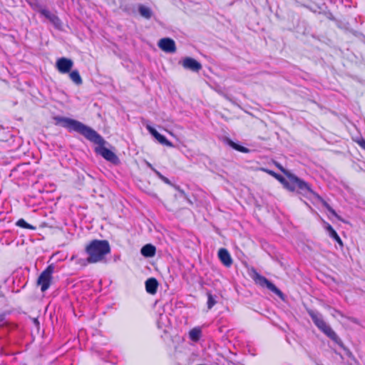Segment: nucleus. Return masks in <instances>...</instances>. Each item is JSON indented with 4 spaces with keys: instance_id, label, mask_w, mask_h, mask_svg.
Instances as JSON below:
<instances>
[{
    "instance_id": "a211bd4d",
    "label": "nucleus",
    "mask_w": 365,
    "mask_h": 365,
    "mask_svg": "<svg viewBox=\"0 0 365 365\" xmlns=\"http://www.w3.org/2000/svg\"><path fill=\"white\" fill-rule=\"evenodd\" d=\"M16 225L23 228L35 230V227L27 223L24 219H20L16 222Z\"/></svg>"
},
{
    "instance_id": "412c9836",
    "label": "nucleus",
    "mask_w": 365,
    "mask_h": 365,
    "mask_svg": "<svg viewBox=\"0 0 365 365\" xmlns=\"http://www.w3.org/2000/svg\"><path fill=\"white\" fill-rule=\"evenodd\" d=\"M329 236L334 238L337 242L340 247H343L342 240H341V238L339 237L336 231L332 232Z\"/></svg>"
},
{
    "instance_id": "4be33fe9",
    "label": "nucleus",
    "mask_w": 365,
    "mask_h": 365,
    "mask_svg": "<svg viewBox=\"0 0 365 365\" xmlns=\"http://www.w3.org/2000/svg\"><path fill=\"white\" fill-rule=\"evenodd\" d=\"M55 26L60 27L61 25V20L58 19L57 16L55 14L49 20Z\"/></svg>"
},
{
    "instance_id": "2eb2a0df",
    "label": "nucleus",
    "mask_w": 365,
    "mask_h": 365,
    "mask_svg": "<svg viewBox=\"0 0 365 365\" xmlns=\"http://www.w3.org/2000/svg\"><path fill=\"white\" fill-rule=\"evenodd\" d=\"M139 12L143 17L147 19H149L152 16V11L150 9L145 6H140L139 7Z\"/></svg>"
},
{
    "instance_id": "4468645a",
    "label": "nucleus",
    "mask_w": 365,
    "mask_h": 365,
    "mask_svg": "<svg viewBox=\"0 0 365 365\" xmlns=\"http://www.w3.org/2000/svg\"><path fill=\"white\" fill-rule=\"evenodd\" d=\"M69 77L76 85H81L83 83L82 78L77 70L72 71L69 74Z\"/></svg>"
},
{
    "instance_id": "5701e85b",
    "label": "nucleus",
    "mask_w": 365,
    "mask_h": 365,
    "mask_svg": "<svg viewBox=\"0 0 365 365\" xmlns=\"http://www.w3.org/2000/svg\"><path fill=\"white\" fill-rule=\"evenodd\" d=\"M269 174L272 175V176H274L275 178H277L280 182H284V178L282 176H280L278 174H276L273 171H271V170H267V171Z\"/></svg>"
},
{
    "instance_id": "ddd939ff",
    "label": "nucleus",
    "mask_w": 365,
    "mask_h": 365,
    "mask_svg": "<svg viewBox=\"0 0 365 365\" xmlns=\"http://www.w3.org/2000/svg\"><path fill=\"white\" fill-rule=\"evenodd\" d=\"M140 252L143 256L152 257L155 254V247L150 244H148L142 247Z\"/></svg>"
},
{
    "instance_id": "7ed1b4c3",
    "label": "nucleus",
    "mask_w": 365,
    "mask_h": 365,
    "mask_svg": "<svg viewBox=\"0 0 365 365\" xmlns=\"http://www.w3.org/2000/svg\"><path fill=\"white\" fill-rule=\"evenodd\" d=\"M280 170L288 177V180L285 179L284 182H282L285 188L289 191H294L297 188L298 192L302 195H307L308 193L312 192L309 185L304 181L287 172L282 168H280Z\"/></svg>"
},
{
    "instance_id": "dca6fc26",
    "label": "nucleus",
    "mask_w": 365,
    "mask_h": 365,
    "mask_svg": "<svg viewBox=\"0 0 365 365\" xmlns=\"http://www.w3.org/2000/svg\"><path fill=\"white\" fill-rule=\"evenodd\" d=\"M200 330L199 329H192V330H190V333H189V335H190V338L192 340V341H197L199 340L200 337Z\"/></svg>"
},
{
    "instance_id": "bb28decb",
    "label": "nucleus",
    "mask_w": 365,
    "mask_h": 365,
    "mask_svg": "<svg viewBox=\"0 0 365 365\" xmlns=\"http://www.w3.org/2000/svg\"><path fill=\"white\" fill-rule=\"evenodd\" d=\"M327 230L329 232V235L331 234L332 232L335 231L330 225H327Z\"/></svg>"
},
{
    "instance_id": "39448f33",
    "label": "nucleus",
    "mask_w": 365,
    "mask_h": 365,
    "mask_svg": "<svg viewBox=\"0 0 365 365\" xmlns=\"http://www.w3.org/2000/svg\"><path fill=\"white\" fill-rule=\"evenodd\" d=\"M52 272L53 269L51 267H48L39 276L38 279V284L41 287V290L42 292H45L49 288L52 279Z\"/></svg>"
},
{
    "instance_id": "f8f14e48",
    "label": "nucleus",
    "mask_w": 365,
    "mask_h": 365,
    "mask_svg": "<svg viewBox=\"0 0 365 365\" xmlns=\"http://www.w3.org/2000/svg\"><path fill=\"white\" fill-rule=\"evenodd\" d=\"M158 286V281L155 278H149L145 282L146 291L151 294H153L156 292Z\"/></svg>"
},
{
    "instance_id": "1a4fd4ad",
    "label": "nucleus",
    "mask_w": 365,
    "mask_h": 365,
    "mask_svg": "<svg viewBox=\"0 0 365 365\" xmlns=\"http://www.w3.org/2000/svg\"><path fill=\"white\" fill-rule=\"evenodd\" d=\"M181 64L185 69L195 72H197L202 68L201 63L191 57L185 58L182 61Z\"/></svg>"
},
{
    "instance_id": "f03ea898",
    "label": "nucleus",
    "mask_w": 365,
    "mask_h": 365,
    "mask_svg": "<svg viewBox=\"0 0 365 365\" xmlns=\"http://www.w3.org/2000/svg\"><path fill=\"white\" fill-rule=\"evenodd\" d=\"M86 252L88 255L87 262L96 263L103 260L104 257L110 252V247L106 240H94L86 247Z\"/></svg>"
},
{
    "instance_id": "423d86ee",
    "label": "nucleus",
    "mask_w": 365,
    "mask_h": 365,
    "mask_svg": "<svg viewBox=\"0 0 365 365\" xmlns=\"http://www.w3.org/2000/svg\"><path fill=\"white\" fill-rule=\"evenodd\" d=\"M254 279L257 284H260L262 287L266 286L269 290L275 293L279 297L283 298L282 292L274 284H273L271 282L267 279L264 277L257 273H255Z\"/></svg>"
},
{
    "instance_id": "f3484780",
    "label": "nucleus",
    "mask_w": 365,
    "mask_h": 365,
    "mask_svg": "<svg viewBox=\"0 0 365 365\" xmlns=\"http://www.w3.org/2000/svg\"><path fill=\"white\" fill-rule=\"evenodd\" d=\"M228 144L234 149L238 150V151H240L242 153H247L249 150L247 148L242 146V145H237V143H234L233 141L232 140H230L228 142Z\"/></svg>"
},
{
    "instance_id": "aec40b11",
    "label": "nucleus",
    "mask_w": 365,
    "mask_h": 365,
    "mask_svg": "<svg viewBox=\"0 0 365 365\" xmlns=\"http://www.w3.org/2000/svg\"><path fill=\"white\" fill-rule=\"evenodd\" d=\"M39 12L48 20H50L54 15L51 14L48 10L45 9H40Z\"/></svg>"
},
{
    "instance_id": "9b49d317",
    "label": "nucleus",
    "mask_w": 365,
    "mask_h": 365,
    "mask_svg": "<svg viewBox=\"0 0 365 365\" xmlns=\"http://www.w3.org/2000/svg\"><path fill=\"white\" fill-rule=\"evenodd\" d=\"M218 257L221 262L229 267L232 264V259L229 252L225 248H220L218 251Z\"/></svg>"
},
{
    "instance_id": "c756f323",
    "label": "nucleus",
    "mask_w": 365,
    "mask_h": 365,
    "mask_svg": "<svg viewBox=\"0 0 365 365\" xmlns=\"http://www.w3.org/2000/svg\"><path fill=\"white\" fill-rule=\"evenodd\" d=\"M169 134H170L171 135H173V133L172 132H168Z\"/></svg>"
},
{
    "instance_id": "c85d7f7f",
    "label": "nucleus",
    "mask_w": 365,
    "mask_h": 365,
    "mask_svg": "<svg viewBox=\"0 0 365 365\" xmlns=\"http://www.w3.org/2000/svg\"><path fill=\"white\" fill-rule=\"evenodd\" d=\"M351 321H352V322H355V323H356V322H356V319H351Z\"/></svg>"
},
{
    "instance_id": "f257e3e1",
    "label": "nucleus",
    "mask_w": 365,
    "mask_h": 365,
    "mask_svg": "<svg viewBox=\"0 0 365 365\" xmlns=\"http://www.w3.org/2000/svg\"><path fill=\"white\" fill-rule=\"evenodd\" d=\"M53 120L56 125H61L69 131L78 132L88 140L98 144V146L96 148V152L106 160L114 164H117L119 162L117 155L113 151L103 146L106 143L104 139L91 128L86 126L80 121L69 118L56 116L53 118Z\"/></svg>"
},
{
    "instance_id": "b1692460",
    "label": "nucleus",
    "mask_w": 365,
    "mask_h": 365,
    "mask_svg": "<svg viewBox=\"0 0 365 365\" xmlns=\"http://www.w3.org/2000/svg\"><path fill=\"white\" fill-rule=\"evenodd\" d=\"M327 207L328 209V210L334 215L335 216L336 218L338 219H340L339 216L336 213V212L331 207H329V205H327Z\"/></svg>"
},
{
    "instance_id": "6e6552de",
    "label": "nucleus",
    "mask_w": 365,
    "mask_h": 365,
    "mask_svg": "<svg viewBox=\"0 0 365 365\" xmlns=\"http://www.w3.org/2000/svg\"><path fill=\"white\" fill-rule=\"evenodd\" d=\"M158 46L162 51L167 53H174L176 51L175 43L170 38H161L158 41Z\"/></svg>"
},
{
    "instance_id": "a878e982",
    "label": "nucleus",
    "mask_w": 365,
    "mask_h": 365,
    "mask_svg": "<svg viewBox=\"0 0 365 365\" xmlns=\"http://www.w3.org/2000/svg\"><path fill=\"white\" fill-rule=\"evenodd\" d=\"M148 166L154 170V172L160 178H161V176H163V175L160 174V173H159L158 170H155L150 163H148Z\"/></svg>"
},
{
    "instance_id": "0eeeda50",
    "label": "nucleus",
    "mask_w": 365,
    "mask_h": 365,
    "mask_svg": "<svg viewBox=\"0 0 365 365\" xmlns=\"http://www.w3.org/2000/svg\"><path fill=\"white\" fill-rule=\"evenodd\" d=\"M73 66V61L65 57L58 58L56 63V68L61 73H68L72 68Z\"/></svg>"
},
{
    "instance_id": "9d476101",
    "label": "nucleus",
    "mask_w": 365,
    "mask_h": 365,
    "mask_svg": "<svg viewBox=\"0 0 365 365\" xmlns=\"http://www.w3.org/2000/svg\"><path fill=\"white\" fill-rule=\"evenodd\" d=\"M146 128L150 132V133L162 145H166L168 147H173L172 143L166 139L165 136L160 134L154 128H153L150 125H146Z\"/></svg>"
},
{
    "instance_id": "6ab92c4d",
    "label": "nucleus",
    "mask_w": 365,
    "mask_h": 365,
    "mask_svg": "<svg viewBox=\"0 0 365 365\" xmlns=\"http://www.w3.org/2000/svg\"><path fill=\"white\" fill-rule=\"evenodd\" d=\"M217 303L215 297H214L210 293H207V308L210 309Z\"/></svg>"
},
{
    "instance_id": "20e7f679",
    "label": "nucleus",
    "mask_w": 365,
    "mask_h": 365,
    "mask_svg": "<svg viewBox=\"0 0 365 365\" xmlns=\"http://www.w3.org/2000/svg\"><path fill=\"white\" fill-rule=\"evenodd\" d=\"M308 313L311 317L312 321L314 322V324L318 327V329L321 331H322L327 336H328L337 344H342L341 340L338 336L336 333L332 329V328L328 324H327V322L323 319L320 314L316 313L312 310H309Z\"/></svg>"
},
{
    "instance_id": "cd10ccee",
    "label": "nucleus",
    "mask_w": 365,
    "mask_h": 365,
    "mask_svg": "<svg viewBox=\"0 0 365 365\" xmlns=\"http://www.w3.org/2000/svg\"><path fill=\"white\" fill-rule=\"evenodd\" d=\"M160 179H161L163 181H164L165 183H167V184H170V180H169L167 178H165V176H163H163H161Z\"/></svg>"
},
{
    "instance_id": "393cba45",
    "label": "nucleus",
    "mask_w": 365,
    "mask_h": 365,
    "mask_svg": "<svg viewBox=\"0 0 365 365\" xmlns=\"http://www.w3.org/2000/svg\"><path fill=\"white\" fill-rule=\"evenodd\" d=\"M357 143L361 148H362L363 149L365 150V140L361 139V140H358Z\"/></svg>"
}]
</instances>
